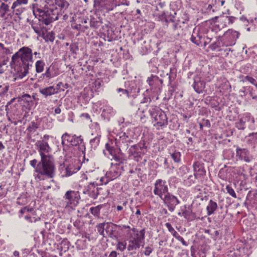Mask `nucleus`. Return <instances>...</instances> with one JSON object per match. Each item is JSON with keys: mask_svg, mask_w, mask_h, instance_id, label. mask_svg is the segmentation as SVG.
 I'll list each match as a JSON object with an SVG mask.
<instances>
[{"mask_svg": "<svg viewBox=\"0 0 257 257\" xmlns=\"http://www.w3.org/2000/svg\"><path fill=\"white\" fill-rule=\"evenodd\" d=\"M33 12L35 17L38 16L39 18L38 20L32 22L31 27L34 32L39 36L41 34L44 35L46 32L44 24L48 25L58 19L59 10L54 6L45 8L44 10H42L39 8L38 5H34Z\"/></svg>", "mask_w": 257, "mask_h": 257, "instance_id": "f257e3e1", "label": "nucleus"}, {"mask_svg": "<svg viewBox=\"0 0 257 257\" xmlns=\"http://www.w3.org/2000/svg\"><path fill=\"white\" fill-rule=\"evenodd\" d=\"M33 63L32 50L28 47H23L12 57L11 65L17 67V77L22 79L27 75Z\"/></svg>", "mask_w": 257, "mask_h": 257, "instance_id": "f03ea898", "label": "nucleus"}, {"mask_svg": "<svg viewBox=\"0 0 257 257\" xmlns=\"http://www.w3.org/2000/svg\"><path fill=\"white\" fill-rule=\"evenodd\" d=\"M41 160L39 162L34 159L30 162V165L35 169L37 173L34 175L35 179L37 182L44 181L46 178L51 179V182H53V179L55 176L56 167L51 164L43 166Z\"/></svg>", "mask_w": 257, "mask_h": 257, "instance_id": "7ed1b4c3", "label": "nucleus"}, {"mask_svg": "<svg viewBox=\"0 0 257 257\" xmlns=\"http://www.w3.org/2000/svg\"><path fill=\"white\" fill-rule=\"evenodd\" d=\"M132 232L129 235V239L127 246V250L130 255L137 253V250L140 248L143 241L145 237V230L142 229L139 230L136 228H132Z\"/></svg>", "mask_w": 257, "mask_h": 257, "instance_id": "20e7f679", "label": "nucleus"}, {"mask_svg": "<svg viewBox=\"0 0 257 257\" xmlns=\"http://www.w3.org/2000/svg\"><path fill=\"white\" fill-rule=\"evenodd\" d=\"M149 113L153 119L154 126L157 130L166 127L168 125V117L165 112L159 107L156 105L151 106Z\"/></svg>", "mask_w": 257, "mask_h": 257, "instance_id": "39448f33", "label": "nucleus"}, {"mask_svg": "<svg viewBox=\"0 0 257 257\" xmlns=\"http://www.w3.org/2000/svg\"><path fill=\"white\" fill-rule=\"evenodd\" d=\"M36 146L41 157V164H43V166L50 164L55 166L53 157L50 155L52 149L48 143L44 141H38L36 143Z\"/></svg>", "mask_w": 257, "mask_h": 257, "instance_id": "423d86ee", "label": "nucleus"}, {"mask_svg": "<svg viewBox=\"0 0 257 257\" xmlns=\"http://www.w3.org/2000/svg\"><path fill=\"white\" fill-rule=\"evenodd\" d=\"M146 149L145 142L144 141H140L137 144L130 147L128 150V157L136 162L145 164L147 162V159H143V157L146 154Z\"/></svg>", "mask_w": 257, "mask_h": 257, "instance_id": "0eeeda50", "label": "nucleus"}, {"mask_svg": "<svg viewBox=\"0 0 257 257\" xmlns=\"http://www.w3.org/2000/svg\"><path fill=\"white\" fill-rule=\"evenodd\" d=\"M62 144L63 146H75L83 152L85 150L83 139L81 136H77L76 135L69 134L67 133L63 134L61 137Z\"/></svg>", "mask_w": 257, "mask_h": 257, "instance_id": "6e6552de", "label": "nucleus"}, {"mask_svg": "<svg viewBox=\"0 0 257 257\" xmlns=\"http://www.w3.org/2000/svg\"><path fill=\"white\" fill-rule=\"evenodd\" d=\"M120 164L117 162L115 164L111 163L109 170L106 173L105 176L100 178V185L106 184L110 181L114 180L119 176L120 174Z\"/></svg>", "mask_w": 257, "mask_h": 257, "instance_id": "1a4fd4ad", "label": "nucleus"}, {"mask_svg": "<svg viewBox=\"0 0 257 257\" xmlns=\"http://www.w3.org/2000/svg\"><path fill=\"white\" fill-rule=\"evenodd\" d=\"M169 192L167 182L162 179H157L154 184L153 193L160 198Z\"/></svg>", "mask_w": 257, "mask_h": 257, "instance_id": "9d476101", "label": "nucleus"}, {"mask_svg": "<svg viewBox=\"0 0 257 257\" xmlns=\"http://www.w3.org/2000/svg\"><path fill=\"white\" fill-rule=\"evenodd\" d=\"M63 198L66 203V206L73 208L79 203L80 195L78 191L68 190L65 193Z\"/></svg>", "mask_w": 257, "mask_h": 257, "instance_id": "9b49d317", "label": "nucleus"}, {"mask_svg": "<svg viewBox=\"0 0 257 257\" xmlns=\"http://www.w3.org/2000/svg\"><path fill=\"white\" fill-rule=\"evenodd\" d=\"M239 33L232 29H229L226 31L222 37V46L226 47L232 46L235 45Z\"/></svg>", "mask_w": 257, "mask_h": 257, "instance_id": "f8f14e48", "label": "nucleus"}, {"mask_svg": "<svg viewBox=\"0 0 257 257\" xmlns=\"http://www.w3.org/2000/svg\"><path fill=\"white\" fill-rule=\"evenodd\" d=\"M165 206H166L170 212H173L176 206L180 204V201L176 196L169 192L160 198Z\"/></svg>", "mask_w": 257, "mask_h": 257, "instance_id": "ddd939ff", "label": "nucleus"}, {"mask_svg": "<svg viewBox=\"0 0 257 257\" xmlns=\"http://www.w3.org/2000/svg\"><path fill=\"white\" fill-rule=\"evenodd\" d=\"M254 123V119L250 113L244 114L238 121L235 123V127L238 130H244L246 127V123L249 128H251Z\"/></svg>", "mask_w": 257, "mask_h": 257, "instance_id": "4468645a", "label": "nucleus"}, {"mask_svg": "<svg viewBox=\"0 0 257 257\" xmlns=\"http://www.w3.org/2000/svg\"><path fill=\"white\" fill-rule=\"evenodd\" d=\"M105 148L108 154L111 156V160H114L119 163H123V159L121 156V150L119 148H114L109 143L105 144Z\"/></svg>", "mask_w": 257, "mask_h": 257, "instance_id": "2eb2a0df", "label": "nucleus"}, {"mask_svg": "<svg viewBox=\"0 0 257 257\" xmlns=\"http://www.w3.org/2000/svg\"><path fill=\"white\" fill-rule=\"evenodd\" d=\"M206 33L205 28L202 26L195 27L193 31L191 41L195 44L199 46L202 43V39Z\"/></svg>", "mask_w": 257, "mask_h": 257, "instance_id": "dca6fc26", "label": "nucleus"}, {"mask_svg": "<svg viewBox=\"0 0 257 257\" xmlns=\"http://www.w3.org/2000/svg\"><path fill=\"white\" fill-rule=\"evenodd\" d=\"M114 0H94V7L98 10L112 11L114 8Z\"/></svg>", "mask_w": 257, "mask_h": 257, "instance_id": "f3484780", "label": "nucleus"}, {"mask_svg": "<svg viewBox=\"0 0 257 257\" xmlns=\"http://www.w3.org/2000/svg\"><path fill=\"white\" fill-rule=\"evenodd\" d=\"M98 183H90L83 190V193L87 194L91 198L95 199L98 195L101 194V191L102 190L101 188L96 187Z\"/></svg>", "mask_w": 257, "mask_h": 257, "instance_id": "a211bd4d", "label": "nucleus"}, {"mask_svg": "<svg viewBox=\"0 0 257 257\" xmlns=\"http://www.w3.org/2000/svg\"><path fill=\"white\" fill-rule=\"evenodd\" d=\"M59 74V69L56 65L52 64L46 68L45 72L42 74L41 77L43 78H46L47 80H50Z\"/></svg>", "mask_w": 257, "mask_h": 257, "instance_id": "6ab92c4d", "label": "nucleus"}, {"mask_svg": "<svg viewBox=\"0 0 257 257\" xmlns=\"http://www.w3.org/2000/svg\"><path fill=\"white\" fill-rule=\"evenodd\" d=\"M194 175L196 179H199L206 174L204 164L199 161L194 162L193 165Z\"/></svg>", "mask_w": 257, "mask_h": 257, "instance_id": "aec40b11", "label": "nucleus"}, {"mask_svg": "<svg viewBox=\"0 0 257 257\" xmlns=\"http://www.w3.org/2000/svg\"><path fill=\"white\" fill-rule=\"evenodd\" d=\"M185 23L183 21L178 20L177 21H172L170 25V29L175 36H179L183 33V27Z\"/></svg>", "mask_w": 257, "mask_h": 257, "instance_id": "412c9836", "label": "nucleus"}, {"mask_svg": "<svg viewBox=\"0 0 257 257\" xmlns=\"http://www.w3.org/2000/svg\"><path fill=\"white\" fill-rule=\"evenodd\" d=\"M61 84H62L61 82H59L57 84L56 88H55L53 86H50L45 88H40L39 89V92L45 97L53 95L58 93L59 89Z\"/></svg>", "mask_w": 257, "mask_h": 257, "instance_id": "4be33fe9", "label": "nucleus"}, {"mask_svg": "<svg viewBox=\"0 0 257 257\" xmlns=\"http://www.w3.org/2000/svg\"><path fill=\"white\" fill-rule=\"evenodd\" d=\"M236 157L246 162H249L252 159V157L250 154L248 150L246 149H241L239 147H237L236 150Z\"/></svg>", "mask_w": 257, "mask_h": 257, "instance_id": "5701e85b", "label": "nucleus"}, {"mask_svg": "<svg viewBox=\"0 0 257 257\" xmlns=\"http://www.w3.org/2000/svg\"><path fill=\"white\" fill-rule=\"evenodd\" d=\"M192 86L195 91L200 94L203 92L205 87V83L200 78H197L194 79Z\"/></svg>", "mask_w": 257, "mask_h": 257, "instance_id": "b1692460", "label": "nucleus"}, {"mask_svg": "<svg viewBox=\"0 0 257 257\" xmlns=\"http://www.w3.org/2000/svg\"><path fill=\"white\" fill-rule=\"evenodd\" d=\"M51 1L52 4H49L47 7L54 6L59 10V13L61 10L67 8L69 6V4L65 0H51Z\"/></svg>", "mask_w": 257, "mask_h": 257, "instance_id": "393cba45", "label": "nucleus"}, {"mask_svg": "<svg viewBox=\"0 0 257 257\" xmlns=\"http://www.w3.org/2000/svg\"><path fill=\"white\" fill-rule=\"evenodd\" d=\"M23 5L15 1L11 7L13 13L16 15H21L25 10V9L23 7Z\"/></svg>", "mask_w": 257, "mask_h": 257, "instance_id": "a878e982", "label": "nucleus"}, {"mask_svg": "<svg viewBox=\"0 0 257 257\" xmlns=\"http://www.w3.org/2000/svg\"><path fill=\"white\" fill-rule=\"evenodd\" d=\"M218 207L216 202L212 200H210L207 206H206L207 214L208 216H210L213 214L216 211Z\"/></svg>", "mask_w": 257, "mask_h": 257, "instance_id": "bb28decb", "label": "nucleus"}, {"mask_svg": "<svg viewBox=\"0 0 257 257\" xmlns=\"http://www.w3.org/2000/svg\"><path fill=\"white\" fill-rule=\"evenodd\" d=\"M78 170V169L74 168L72 165H69L65 168L64 174L63 175L65 177H69L77 172Z\"/></svg>", "mask_w": 257, "mask_h": 257, "instance_id": "cd10ccee", "label": "nucleus"}, {"mask_svg": "<svg viewBox=\"0 0 257 257\" xmlns=\"http://www.w3.org/2000/svg\"><path fill=\"white\" fill-rule=\"evenodd\" d=\"M182 216L189 221H193L196 219V214L189 210H185L182 213Z\"/></svg>", "mask_w": 257, "mask_h": 257, "instance_id": "c85d7f7f", "label": "nucleus"}, {"mask_svg": "<svg viewBox=\"0 0 257 257\" xmlns=\"http://www.w3.org/2000/svg\"><path fill=\"white\" fill-rule=\"evenodd\" d=\"M223 18L224 16H221L220 17H215L214 18L215 19L218 20V21L215 22L214 25L216 27L218 28L219 30H221V29L228 26L227 23H225L224 21H222V19Z\"/></svg>", "mask_w": 257, "mask_h": 257, "instance_id": "c756f323", "label": "nucleus"}, {"mask_svg": "<svg viewBox=\"0 0 257 257\" xmlns=\"http://www.w3.org/2000/svg\"><path fill=\"white\" fill-rule=\"evenodd\" d=\"M247 143L250 145L257 144V133H252L248 135L246 137Z\"/></svg>", "mask_w": 257, "mask_h": 257, "instance_id": "7c9ffc66", "label": "nucleus"}, {"mask_svg": "<svg viewBox=\"0 0 257 257\" xmlns=\"http://www.w3.org/2000/svg\"><path fill=\"white\" fill-rule=\"evenodd\" d=\"M7 2L0 1V16L4 17L5 15L9 11L10 6Z\"/></svg>", "mask_w": 257, "mask_h": 257, "instance_id": "2f4dec72", "label": "nucleus"}, {"mask_svg": "<svg viewBox=\"0 0 257 257\" xmlns=\"http://www.w3.org/2000/svg\"><path fill=\"white\" fill-rule=\"evenodd\" d=\"M34 98L32 97L29 94H25L22 96V101L27 103V105L29 107L32 106L34 103Z\"/></svg>", "mask_w": 257, "mask_h": 257, "instance_id": "473e14b6", "label": "nucleus"}, {"mask_svg": "<svg viewBox=\"0 0 257 257\" xmlns=\"http://www.w3.org/2000/svg\"><path fill=\"white\" fill-rule=\"evenodd\" d=\"M45 63L43 60H38L35 63V70L37 73H42L44 70Z\"/></svg>", "mask_w": 257, "mask_h": 257, "instance_id": "72a5a7b5", "label": "nucleus"}, {"mask_svg": "<svg viewBox=\"0 0 257 257\" xmlns=\"http://www.w3.org/2000/svg\"><path fill=\"white\" fill-rule=\"evenodd\" d=\"M26 212H30L33 216L36 215V211L33 207L25 206L20 210L19 213L21 215H19V217H21L22 215L25 214Z\"/></svg>", "mask_w": 257, "mask_h": 257, "instance_id": "f704fd0d", "label": "nucleus"}, {"mask_svg": "<svg viewBox=\"0 0 257 257\" xmlns=\"http://www.w3.org/2000/svg\"><path fill=\"white\" fill-rule=\"evenodd\" d=\"M171 158L174 162L178 163L181 162V153L179 151H175L172 153H170Z\"/></svg>", "mask_w": 257, "mask_h": 257, "instance_id": "c9c22d12", "label": "nucleus"}, {"mask_svg": "<svg viewBox=\"0 0 257 257\" xmlns=\"http://www.w3.org/2000/svg\"><path fill=\"white\" fill-rule=\"evenodd\" d=\"M151 101V99L150 97H145L143 99V100L140 103V105L138 108V110L141 112L142 113H144L145 111L146 110V109H147V107H148V105L147 104L145 105V107L146 108H144V109H142L141 107H142V105L145 104V103H150V102Z\"/></svg>", "mask_w": 257, "mask_h": 257, "instance_id": "e433bc0d", "label": "nucleus"}, {"mask_svg": "<svg viewBox=\"0 0 257 257\" xmlns=\"http://www.w3.org/2000/svg\"><path fill=\"white\" fill-rule=\"evenodd\" d=\"M165 226L168 229V231L175 238H176L179 235V233L175 230V229L172 227L171 223H170L169 222L166 223L165 224Z\"/></svg>", "mask_w": 257, "mask_h": 257, "instance_id": "4c0bfd02", "label": "nucleus"}, {"mask_svg": "<svg viewBox=\"0 0 257 257\" xmlns=\"http://www.w3.org/2000/svg\"><path fill=\"white\" fill-rule=\"evenodd\" d=\"M126 248H127V246L125 241H117L116 245V250L123 252Z\"/></svg>", "mask_w": 257, "mask_h": 257, "instance_id": "58836bf2", "label": "nucleus"}, {"mask_svg": "<svg viewBox=\"0 0 257 257\" xmlns=\"http://www.w3.org/2000/svg\"><path fill=\"white\" fill-rule=\"evenodd\" d=\"M24 219L28 222L32 223L40 221L41 220V217L39 216L32 217L31 215H26L24 216Z\"/></svg>", "mask_w": 257, "mask_h": 257, "instance_id": "ea45409f", "label": "nucleus"}, {"mask_svg": "<svg viewBox=\"0 0 257 257\" xmlns=\"http://www.w3.org/2000/svg\"><path fill=\"white\" fill-rule=\"evenodd\" d=\"M100 135H97L95 138L90 140V144L92 147L95 148L98 145L100 142Z\"/></svg>", "mask_w": 257, "mask_h": 257, "instance_id": "a19ab883", "label": "nucleus"}, {"mask_svg": "<svg viewBox=\"0 0 257 257\" xmlns=\"http://www.w3.org/2000/svg\"><path fill=\"white\" fill-rule=\"evenodd\" d=\"M43 36H44V39L47 42L50 41V42H53L54 41V39L55 38L54 34L52 32H48L45 35H44Z\"/></svg>", "mask_w": 257, "mask_h": 257, "instance_id": "79ce46f5", "label": "nucleus"}, {"mask_svg": "<svg viewBox=\"0 0 257 257\" xmlns=\"http://www.w3.org/2000/svg\"><path fill=\"white\" fill-rule=\"evenodd\" d=\"M236 18L233 16H224L222 19V21H224V22L227 23L228 25L233 24Z\"/></svg>", "mask_w": 257, "mask_h": 257, "instance_id": "37998d69", "label": "nucleus"}, {"mask_svg": "<svg viewBox=\"0 0 257 257\" xmlns=\"http://www.w3.org/2000/svg\"><path fill=\"white\" fill-rule=\"evenodd\" d=\"M100 208L99 206L92 207L90 208V211L95 217H98L100 214Z\"/></svg>", "mask_w": 257, "mask_h": 257, "instance_id": "c03bdc74", "label": "nucleus"}, {"mask_svg": "<svg viewBox=\"0 0 257 257\" xmlns=\"http://www.w3.org/2000/svg\"><path fill=\"white\" fill-rule=\"evenodd\" d=\"M226 190L227 193L233 198H236L237 196L234 190V189L232 188V187L229 185H226Z\"/></svg>", "mask_w": 257, "mask_h": 257, "instance_id": "a18cd8bd", "label": "nucleus"}, {"mask_svg": "<svg viewBox=\"0 0 257 257\" xmlns=\"http://www.w3.org/2000/svg\"><path fill=\"white\" fill-rule=\"evenodd\" d=\"M244 81H248L251 84L254 85L257 88V82L252 77L249 76L248 75L245 76L244 77V80H243L242 81L244 82Z\"/></svg>", "mask_w": 257, "mask_h": 257, "instance_id": "49530a36", "label": "nucleus"}, {"mask_svg": "<svg viewBox=\"0 0 257 257\" xmlns=\"http://www.w3.org/2000/svg\"><path fill=\"white\" fill-rule=\"evenodd\" d=\"M113 33L111 30H108L107 31V33L104 34V36L106 37V39L105 40L107 41L108 42H111L113 39Z\"/></svg>", "mask_w": 257, "mask_h": 257, "instance_id": "de8ad7c7", "label": "nucleus"}, {"mask_svg": "<svg viewBox=\"0 0 257 257\" xmlns=\"http://www.w3.org/2000/svg\"><path fill=\"white\" fill-rule=\"evenodd\" d=\"M68 241L67 239H63L60 245H61V248L62 251H64L65 252L66 250H67L69 248V245L68 243Z\"/></svg>", "mask_w": 257, "mask_h": 257, "instance_id": "09e8293b", "label": "nucleus"}, {"mask_svg": "<svg viewBox=\"0 0 257 257\" xmlns=\"http://www.w3.org/2000/svg\"><path fill=\"white\" fill-rule=\"evenodd\" d=\"M105 225V223L104 222L99 223L97 226V230L98 232L101 235H104V226Z\"/></svg>", "mask_w": 257, "mask_h": 257, "instance_id": "8fccbe9b", "label": "nucleus"}, {"mask_svg": "<svg viewBox=\"0 0 257 257\" xmlns=\"http://www.w3.org/2000/svg\"><path fill=\"white\" fill-rule=\"evenodd\" d=\"M38 128L37 124L35 122H32L30 124L29 127L27 128V130L29 132L32 133L36 131Z\"/></svg>", "mask_w": 257, "mask_h": 257, "instance_id": "3c124183", "label": "nucleus"}, {"mask_svg": "<svg viewBox=\"0 0 257 257\" xmlns=\"http://www.w3.org/2000/svg\"><path fill=\"white\" fill-rule=\"evenodd\" d=\"M119 228L120 229V230H122L123 229H126V232H127V234L129 235L130 234V233L132 232V228H131L130 226L126 225H122L121 226L118 225Z\"/></svg>", "mask_w": 257, "mask_h": 257, "instance_id": "603ef678", "label": "nucleus"}, {"mask_svg": "<svg viewBox=\"0 0 257 257\" xmlns=\"http://www.w3.org/2000/svg\"><path fill=\"white\" fill-rule=\"evenodd\" d=\"M15 118L17 120L13 122L15 125H17L18 122H20V123L22 122V114H19V113L17 114L16 117Z\"/></svg>", "mask_w": 257, "mask_h": 257, "instance_id": "864d4df0", "label": "nucleus"}, {"mask_svg": "<svg viewBox=\"0 0 257 257\" xmlns=\"http://www.w3.org/2000/svg\"><path fill=\"white\" fill-rule=\"evenodd\" d=\"M117 91L118 93L121 92L123 94L126 95L127 98L130 97V93L126 89H124L120 88L117 89Z\"/></svg>", "mask_w": 257, "mask_h": 257, "instance_id": "5fc2aeb1", "label": "nucleus"}, {"mask_svg": "<svg viewBox=\"0 0 257 257\" xmlns=\"http://www.w3.org/2000/svg\"><path fill=\"white\" fill-rule=\"evenodd\" d=\"M176 239L177 240H178V241H180L183 245H184V246L188 245V243H187V242L186 241H185L184 238L182 236H181L180 235H179Z\"/></svg>", "mask_w": 257, "mask_h": 257, "instance_id": "6e6d98bb", "label": "nucleus"}, {"mask_svg": "<svg viewBox=\"0 0 257 257\" xmlns=\"http://www.w3.org/2000/svg\"><path fill=\"white\" fill-rule=\"evenodd\" d=\"M152 252V249L150 246H147L145 248V250L144 251V254L147 255L149 256L151 252Z\"/></svg>", "mask_w": 257, "mask_h": 257, "instance_id": "4d7b16f0", "label": "nucleus"}, {"mask_svg": "<svg viewBox=\"0 0 257 257\" xmlns=\"http://www.w3.org/2000/svg\"><path fill=\"white\" fill-rule=\"evenodd\" d=\"M252 91H253V88L249 87V95L251 97L252 99H257V96L253 94V93Z\"/></svg>", "mask_w": 257, "mask_h": 257, "instance_id": "13d9d810", "label": "nucleus"}, {"mask_svg": "<svg viewBox=\"0 0 257 257\" xmlns=\"http://www.w3.org/2000/svg\"><path fill=\"white\" fill-rule=\"evenodd\" d=\"M117 254L116 251L113 250L110 252L108 257H117Z\"/></svg>", "mask_w": 257, "mask_h": 257, "instance_id": "bf43d9fd", "label": "nucleus"}, {"mask_svg": "<svg viewBox=\"0 0 257 257\" xmlns=\"http://www.w3.org/2000/svg\"><path fill=\"white\" fill-rule=\"evenodd\" d=\"M18 3L24 5H26L28 4L29 0H16Z\"/></svg>", "mask_w": 257, "mask_h": 257, "instance_id": "052dcab7", "label": "nucleus"}, {"mask_svg": "<svg viewBox=\"0 0 257 257\" xmlns=\"http://www.w3.org/2000/svg\"><path fill=\"white\" fill-rule=\"evenodd\" d=\"M192 257H206L205 255L204 254V253H202V254H199L198 252L197 254L195 253H193L192 254Z\"/></svg>", "mask_w": 257, "mask_h": 257, "instance_id": "680f3d73", "label": "nucleus"}, {"mask_svg": "<svg viewBox=\"0 0 257 257\" xmlns=\"http://www.w3.org/2000/svg\"><path fill=\"white\" fill-rule=\"evenodd\" d=\"M212 8H213V6L211 5H209L207 8V10L208 12L210 13L211 11H212V12H214V10L212 9Z\"/></svg>", "mask_w": 257, "mask_h": 257, "instance_id": "e2e57ef3", "label": "nucleus"}, {"mask_svg": "<svg viewBox=\"0 0 257 257\" xmlns=\"http://www.w3.org/2000/svg\"><path fill=\"white\" fill-rule=\"evenodd\" d=\"M50 138V136L48 135H45L43 136V139L41 141H44L46 142H48V141L49 140Z\"/></svg>", "mask_w": 257, "mask_h": 257, "instance_id": "0e129e2a", "label": "nucleus"}, {"mask_svg": "<svg viewBox=\"0 0 257 257\" xmlns=\"http://www.w3.org/2000/svg\"><path fill=\"white\" fill-rule=\"evenodd\" d=\"M81 116H83V117H85L87 119H90V115L88 113H82Z\"/></svg>", "mask_w": 257, "mask_h": 257, "instance_id": "69168bd1", "label": "nucleus"}, {"mask_svg": "<svg viewBox=\"0 0 257 257\" xmlns=\"http://www.w3.org/2000/svg\"><path fill=\"white\" fill-rule=\"evenodd\" d=\"M34 54V55L35 56V57L36 58H41V54L39 52H35L33 55Z\"/></svg>", "mask_w": 257, "mask_h": 257, "instance_id": "338daca9", "label": "nucleus"}, {"mask_svg": "<svg viewBox=\"0 0 257 257\" xmlns=\"http://www.w3.org/2000/svg\"><path fill=\"white\" fill-rule=\"evenodd\" d=\"M61 111V109L59 107H57L55 109V113L56 114H60Z\"/></svg>", "mask_w": 257, "mask_h": 257, "instance_id": "774afa93", "label": "nucleus"}]
</instances>
